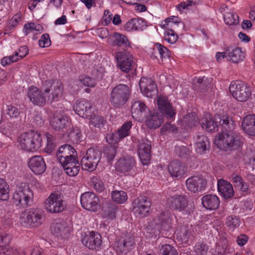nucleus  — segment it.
<instances>
[{"label":"nucleus","instance_id":"f257e3e1","mask_svg":"<svg viewBox=\"0 0 255 255\" xmlns=\"http://www.w3.org/2000/svg\"><path fill=\"white\" fill-rule=\"evenodd\" d=\"M43 91L34 86L28 88L27 96L33 105L42 107L47 102L59 101L62 96L63 86L58 80L45 81L43 83Z\"/></svg>","mask_w":255,"mask_h":255},{"label":"nucleus","instance_id":"f03ea898","mask_svg":"<svg viewBox=\"0 0 255 255\" xmlns=\"http://www.w3.org/2000/svg\"><path fill=\"white\" fill-rule=\"evenodd\" d=\"M234 129H225L226 131L219 133L215 138V144L219 148L228 151L240 149L243 144V138Z\"/></svg>","mask_w":255,"mask_h":255},{"label":"nucleus","instance_id":"7ed1b4c3","mask_svg":"<svg viewBox=\"0 0 255 255\" xmlns=\"http://www.w3.org/2000/svg\"><path fill=\"white\" fill-rule=\"evenodd\" d=\"M202 128L208 132H214L220 126L225 129H234L235 125L227 115L217 114L214 119L209 114H206L201 120Z\"/></svg>","mask_w":255,"mask_h":255},{"label":"nucleus","instance_id":"20e7f679","mask_svg":"<svg viewBox=\"0 0 255 255\" xmlns=\"http://www.w3.org/2000/svg\"><path fill=\"white\" fill-rule=\"evenodd\" d=\"M42 141L40 133L31 131L21 134L18 138L17 142L21 149L27 152H34L40 148Z\"/></svg>","mask_w":255,"mask_h":255},{"label":"nucleus","instance_id":"39448f33","mask_svg":"<svg viewBox=\"0 0 255 255\" xmlns=\"http://www.w3.org/2000/svg\"><path fill=\"white\" fill-rule=\"evenodd\" d=\"M33 197V192L29 185L26 183H20L16 186L13 194V203L16 206L26 208L29 205Z\"/></svg>","mask_w":255,"mask_h":255},{"label":"nucleus","instance_id":"423d86ee","mask_svg":"<svg viewBox=\"0 0 255 255\" xmlns=\"http://www.w3.org/2000/svg\"><path fill=\"white\" fill-rule=\"evenodd\" d=\"M44 213L39 208H31L20 214V223L25 227L36 228L40 226L43 221Z\"/></svg>","mask_w":255,"mask_h":255},{"label":"nucleus","instance_id":"0eeeda50","mask_svg":"<svg viewBox=\"0 0 255 255\" xmlns=\"http://www.w3.org/2000/svg\"><path fill=\"white\" fill-rule=\"evenodd\" d=\"M66 208L64 196L58 191H52L44 202V208L47 212L57 214L62 212Z\"/></svg>","mask_w":255,"mask_h":255},{"label":"nucleus","instance_id":"6e6552de","mask_svg":"<svg viewBox=\"0 0 255 255\" xmlns=\"http://www.w3.org/2000/svg\"><path fill=\"white\" fill-rule=\"evenodd\" d=\"M129 95L128 87L125 84H119L113 89L110 96V101L114 106L119 107L126 104Z\"/></svg>","mask_w":255,"mask_h":255},{"label":"nucleus","instance_id":"1a4fd4ad","mask_svg":"<svg viewBox=\"0 0 255 255\" xmlns=\"http://www.w3.org/2000/svg\"><path fill=\"white\" fill-rule=\"evenodd\" d=\"M229 91L233 97L239 102H245L251 94L250 88L241 81H232L229 87Z\"/></svg>","mask_w":255,"mask_h":255},{"label":"nucleus","instance_id":"9d476101","mask_svg":"<svg viewBox=\"0 0 255 255\" xmlns=\"http://www.w3.org/2000/svg\"><path fill=\"white\" fill-rule=\"evenodd\" d=\"M101 157V153L99 150L94 148H89L81 161L82 169L89 171H94L99 162Z\"/></svg>","mask_w":255,"mask_h":255},{"label":"nucleus","instance_id":"9b49d317","mask_svg":"<svg viewBox=\"0 0 255 255\" xmlns=\"http://www.w3.org/2000/svg\"><path fill=\"white\" fill-rule=\"evenodd\" d=\"M177 18H168L161 22L160 26L165 29L164 38L170 44H173L178 39V35L173 30L177 26Z\"/></svg>","mask_w":255,"mask_h":255},{"label":"nucleus","instance_id":"f8f14e48","mask_svg":"<svg viewBox=\"0 0 255 255\" xmlns=\"http://www.w3.org/2000/svg\"><path fill=\"white\" fill-rule=\"evenodd\" d=\"M170 208L175 210L181 212L187 215L193 211L194 207L191 204H188L184 195H176L169 199Z\"/></svg>","mask_w":255,"mask_h":255},{"label":"nucleus","instance_id":"ddd939ff","mask_svg":"<svg viewBox=\"0 0 255 255\" xmlns=\"http://www.w3.org/2000/svg\"><path fill=\"white\" fill-rule=\"evenodd\" d=\"M51 126L56 130L67 131L70 127L71 124L69 119L61 111L55 112L50 120Z\"/></svg>","mask_w":255,"mask_h":255},{"label":"nucleus","instance_id":"4468645a","mask_svg":"<svg viewBox=\"0 0 255 255\" xmlns=\"http://www.w3.org/2000/svg\"><path fill=\"white\" fill-rule=\"evenodd\" d=\"M150 206V201L147 197H141L133 202V211L136 216L142 218L148 215Z\"/></svg>","mask_w":255,"mask_h":255},{"label":"nucleus","instance_id":"2eb2a0df","mask_svg":"<svg viewBox=\"0 0 255 255\" xmlns=\"http://www.w3.org/2000/svg\"><path fill=\"white\" fill-rule=\"evenodd\" d=\"M81 203L84 209L90 211L96 212L100 208L99 199L93 192L83 193L81 196Z\"/></svg>","mask_w":255,"mask_h":255},{"label":"nucleus","instance_id":"dca6fc26","mask_svg":"<svg viewBox=\"0 0 255 255\" xmlns=\"http://www.w3.org/2000/svg\"><path fill=\"white\" fill-rule=\"evenodd\" d=\"M117 66L122 71L128 72L131 69L133 63V56L127 51L117 52L116 56Z\"/></svg>","mask_w":255,"mask_h":255},{"label":"nucleus","instance_id":"f3484780","mask_svg":"<svg viewBox=\"0 0 255 255\" xmlns=\"http://www.w3.org/2000/svg\"><path fill=\"white\" fill-rule=\"evenodd\" d=\"M206 184V179L201 175L190 177L186 181L187 189L193 193L203 190L205 188Z\"/></svg>","mask_w":255,"mask_h":255},{"label":"nucleus","instance_id":"a211bd4d","mask_svg":"<svg viewBox=\"0 0 255 255\" xmlns=\"http://www.w3.org/2000/svg\"><path fill=\"white\" fill-rule=\"evenodd\" d=\"M157 104L158 110L164 115L168 120H172L175 117V110L173 108L167 97L159 96L157 99Z\"/></svg>","mask_w":255,"mask_h":255},{"label":"nucleus","instance_id":"6ab92c4d","mask_svg":"<svg viewBox=\"0 0 255 255\" xmlns=\"http://www.w3.org/2000/svg\"><path fill=\"white\" fill-rule=\"evenodd\" d=\"M139 86L142 94L147 97L152 98L158 93L156 85L150 78H141L139 82Z\"/></svg>","mask_w":255,"mask_h":255},{"label":"nucleus","instance_id":"aec40b11","mask_svg":"<svg viewBox=\"0 0 255 255\" xmlns=\"http://www.w3.org/2000/svg\"><path fill=\"white\" fill-rule=\"evenodd\" d=\"M83 244L91 250H99L102 245V237L96 232L92 231L86 235L82 240Z\"/></svg>","mask_w":255,"mask_h":255},{"label":"nucleus","instance_id":"412c9836","mask_svg":"<svg viewBox=\"0 0 255 255\" xmlns=\"http://www.w3.org/2000/svg\"><path fill=\"white\" fill-rule=\"evenodd\" d=\"M75 113L82 118H89L93 113L91 104L87 100L83 99L78 100L73 106Z\"/></svg>","mask_w":255,"mask_h":255},{"label":"nucleus","instance_id":"4be33fe9","mask_svg":"<svg viewBox=\"0 0 255 255\" xmlns=\"http://www.w3.org/2000/svg\"><path fill=\"white\" fill-rule=\"evenodd\" d=\"M150 142L147 139H142L139 141L138 154L142 163L146 165L150 159Z\"/></svg>","mask_w":255,"mask_h":255},{"label":"nucleus","instance_id":"5701e85b","mask_svg":"<svg viewBox=\"0 0 255 255\" xmlns=\"http://www.w3.org/2000/svg\"><path fill=\"white\" fill-rule=\"evenodd\" d=\"M28 166L36 174H42L46 169V163L43 158L39 155L33 156L29 159Z\"/></svg>","mask_w":255,"mask_h":255},{"label":"nucleus","instance_id":"b1692460","mask_svg":"<svg viewBox=\"0 0 255 255\" xmlns=\"http://www.w3.org/2000/svg\"><path fill=\"white\" fill-rule=\"evenodd\" d=\"M135 164V161L133 157L130 156L122 157L116 163V169L119 172L126 173L130 171Z\"/></svg>","mask_w":255,"mask_h":255},{"label":"nucleus","instance_id":"393cba45","mask_svg":"<svg viewBox=\"0 0 255 255\" xmlns=\"http://www.w3.org/2000/svg\"><path fill=\"white\" fill-rule=\"evenodd\" d=\"M218 190L221 196L225 199H229L234 195V191L232 184L223 179L218 181Z\"/></svg>","mask_w":255,"mask_h":255},{"label":"nucleus","instance_id":"a878e982","mask_svg":"<svg viewBox=\"0 0 255 255\" xmlns=\"http://www.w3.org/2000/svg\"><path fill=\"white\" fill-rule=\"evenodd\" d=\"M107 42L112 46H124L125 48L129 47L130 42L125 35L116 32L114 35L107 38Z\"/></svg>","mask_w":255,"mask_h":255},{"label":"nucleus","instance_id":"bb28decb","mask_svg":"<svg viewBox=\"0 0 255 255\" xmlns=\"http://www.w3.org/2000/svg\"><path fill=\"white\" fill-rule=\"evenodd\" d=\"M168 169L170 175L177 179L182 178L185 173V166L178 161L171 162Z\"/></svg>","mask_w":255,"mask_h":255},{"label":"nucleus","instance_id":"cd10ccee","mask_svg":"<svg viewBox=\"0 0 255 255\" xmlns=\"http://www.w3.org/2000/svg\"><path fill=\"white\" fill-rule=\"evenodd\" d=\"M147 110V107L143 102L140 101H135L131 106L132 116L136 120L139 121L142 120L144 113Z\"/></svg>","mask_w":255,"mask_h":255},{"label":"nucleus","instance_id":"c85d7f7f","mask_svg":"<svg viewBox=\"0 0 255 255\" xmlns=\"http://www.w3.org/2000/svg\"><path fill=\"white\" fill-rule=\"evenodd\" d=\"M242 126L246 133L250 135H255V115L246 116L243 120Z\"/></svg>","mask_w":255,"mask_h":255},{"label":"nucleus","instance_id":"c756f323","mask_svg":"<svg viewBox=\"0 0 255 255\" xmlns=\"http://www.w3.org/2000/svg\"><path fill=\"white\" fill-rule=\"evenodd\" d=\"M201 201L203 206L210 210H216L220 205L219 198L215 195H205L202 198Z\"/></svg>","mask_w":255,"mask_h":255},{"label":"nucleus","instance_id":"7c9ffc66","mask_svg":"<svg viewBox=\"0 0 255 255\" xmlns=\"http://www.w3.org/2000/svg\"><path fill=\"white\" fill-rule=\"evenodd\" d=\"M163 123V119L161 115L156 112H150L146 117L145 124L149 128H159Z\"/></svg>","mask_w":255,"mask_h":255},{"label":"nucleus","instance_id":"2f4dec72","mask_svg":"<svg viewBox=\"0 0 255 255\" xmlns=\"http://www.w3.org/2000/svg\"><path fill=\"white\" fill-rule=\"evenodd\" d=\"M72 161L70 163H64L63 161L61 164L63 166L65 173L70 176H75L79 172L80 170V164L77 159H71Z\"/></svg>","mask_w":255,"mask_h":255},{"label":"nucleus","instance_id":"473e14b6","mask_svg":"<svg viewBox=\"0 0 255 255\" xmlns=\"http://www.w3.org/2000/svg\"><path fill=\"white\" fill-rule=\"evenodd\" d=\"M76 153L75 149L71 145L65 144L61 146L56 153V157L60 163L66 161L65 158L71 157V155Z\"/></svg>","mask_w":255,"mask_h":255},{"label":"nucleus","instance_id":"72a5a7b5","mask_svg":"<svg viewBox=\"0 0 255 255\" xmlns=\"http://www.w3.org/2000/svg\"><path fill=\"white\" fill-rule=\"evenodd\" d=\"M227 54L229 60L234 63H239L243 60L245 54L239 47H228L227 48Z\"/></svg>","mask_w":255,"mask_h":255},{"label":"nucleus","instance_id":"f704fd0d","mask_svg":"<svg viewBox=\"0 0 255 255\" xmlns=\"http://www.w3.org/2000/svg\"><path fill=\"white\" fill-rule=\"evenodd\" d=\"M145 26V22L143 19L132 18L126 23L125 28L128 31L141 30Z\"/></svg>","mask_w":255,"mask_h":255},{"label":"nucleus","instance_id":"c9c22d12","mask_svg":"<svg viewBox=\"0 0 255 255\" xmlns=\"http://www.w3.org/2000/svg\"><path fill=\"white\" fill-rule=\"evenodd\" d=\"M195 146L197 153H204L209 148V142L207 137L204 135H197L196 138Z\"/></svg>","mask_w":255,"mask_h":255},{"label":"nucleus","instance_id":"e433bc0d","mask_svg":"<svg viewBox=\"0 0 255 255\" xmlns=\"http://www.w3.org/2000/svg\"><path fill=\"white\" fill-rule=\"evenodd\" d=\"M198 122V118L195 113H191L185 115L181 121L182 125L188 128L195 126Z\"/></svg>","mask_w":255,"mask_h":255},{"label":"nucleus","instance_id":"4c0bfd02","mask_svg":"<svg viewBox=\"0 0 255 255\" xmlns=\"http://www.w3.org/2000/svg\"><path fill=\"white\" fill-rule=\"evenodd\" d=\"M43 30V27L40 24L34 22H30L24 24L23 31L26 34H28L31 32L35 34L41 33Z\"/></svg>","mask_w":255,"mask_h":255},{"label":"nucleus","instance_id":"58836bf2","mask_svg":"<svg viewBox=\"0 0 255 255\" xmlns=\"http://www.w3.org/2000/svg\"><path fill=\"white\" fill-rule=\"evenodd\" d=\"M177 238L183 243H187L189 240L194 239L191 231L187 227H183L181 230L177 233Z\"/></svg>","mask_w":255,"mask_h":255},{"label":"nucleus","instance_id":"ea45409f","mask_svg":"<svg viewBox=\"0 0 255 255\" xmlns=\"http://www.w3.org/2000/svg\"><path fill=\"white\" fill-rule=\"evenodd\" d=\"M9 186L3 179L0 178V200L7 201L9 199Z\"/></svg>","mask_w":255,"mask_h":255},{"label":"nucleus","instance_id":"a19ab883","mask_svg":"<svg viewBox=\"0 0 255 255\" xmlns=\"http://www.w3.org/2000/svg\"><path fill=\"white\" fill-rule=\"evenodd\" d=\"M132 123L128 121L123 124L117 131L119 138L121 139L129 136L130 133V128L132 127Z\"/></svg>","mask_w":255,"mask_h":255},{"label":"nucleus","instance_id":"79ce46f5","mask_svg":"<svg viewBox=\"0 0 255 255\" xmlns=\"http://www.w3.org/2000/svg\"><path fill=\"white\" fill-rule=\"evenodd\" d=\"M111 196L112 200L118 204L124 203L128 199L126 193L123 191H114L112 192Z\"/></svg>","mask_w":255,"mask_h":255},{"label":"nucleus","instance_id":"37998d69","mask_svg":"<svg viewBox=\"0 0 255 255\" xmlns=\"http://www.w3.org/2000/svg\"><path fill=\"white\" fill-rule=\"evenodd\" d=\"M153 50L155 52L158 51L162 59L168 58L170 55V51L165 46L159 43H156L153 46Z\"/></svg>","mask_w":255,"mask_h":255},{"label":"nucleus","instance_id":"c03bdc74","mask_svg":"<svg viewBox=\"0 0 255 255\" xmlns=\"http://www.w3.org/2000/svg\"><path fill=\"white\" fill-rule=\"evenodd\" d=\"M5 112L6 115L12 119L19 118L21 114L20 110L17 107L12 105L6 106Z\"/></svg>","mask_w":255,"mask_h":255},{"label":"nucleus","instance_id":"a18cd8bd","mask_svg":"<svg viewBox=\"0 0 255 255\" xmlns=\"http://www.w3.org/2000/svg\"><path fill=\"white\" fill-rule=\"evenodd\" d=\"M224 19L225 22L228 25H236L239 22L238 15L231 12H225Z\"/></svg>","mask_w":255,"mask_h":255},{"label":"nucleus","instance_id":"49530a36","mask_svg":"<svg viewBox=\"0 0 255 255\" xmlns=\"http://www.w3.org/2000/svg\"><path fill=\"white\" fill-rule=\"evenodd\" d=\"M46 138V145L45 147V151L48 153H51L55 147V138L52 134L47 133L45 134Z\"/></svg>","mask_w":255,"mask_h":255},{"label":"nucleus","instance_id":"de8ad7c7","mask_svg":"<svg viewBox=\"0 0 255 255\" xmlns=\"http://www.w3.org/2000/svg\"><path fill=\"white\" fill-rule=\"evenodd\" d=\"M157 219L162 228H164L166 227V225L169 226L172 222L171 216L168 212H162Z\"/></svg>","mask_w":255,"mask_h":255},{"label":"nucleus","instance_id":"09e8293b","mask_svg":"<svg viewBox=\"0 0 255 255\" xmlns=\"http://www.w3.org/2000/svg\"><path fill=\"white\" fill-rule=\"evenodd\" d=\"M160 224L157 219H154L148 222L147 230L150 233L155 234L159 231Z\"/></svg>","mask_w":255,"mask_h":255},{"label":"nucleus","instance_id":"8fccbe9b","mask_svg":"<svg viewBox=\"0 0 255 255\" xmlns=\"http://www.w3.org/2000/svg\"><path fill=\"white\" fill-rule=\"evenodd\" d=\"M87 118L90 120V126L98 128L103 126L104 119L101 116L95 115V114L93 115L92 113L91 116Z\"/></svg>","mask_w":255,"mask_h":255},{"label":"nucleus","instance_id":"3c124183","mask_svg":"<svg viewBox=\"0 0 255 255\" xmlns=\"http://www.w3.org/2000/svg\"><path fill=\"white\" fill-rule=\"evenodd\" d=\"M13 127L12 124L10 122H6L1 121L0 122V131L2 134L8 136L12 132Z\"/></svg>","mask_w":255,"mask_h":255},{"label":"nucleus","instance_id":"603ef678","mask_svg":"<svg viewBox=\"0 0 255 255\" xmlns=\"http://www.w3.org/2000/svg\"><path fill=\"white\" fill-rule=\"evenodd\" d=\"M0 255H19V253L16 249L8 245L0 248Z\"/></svg>","mask_w":255,"mask_h":255},{"label":"nucleus","instance_id":"864d4df0","mask_svg":"<svg viewBox=\"0 0 255 255\" xmlns=\"http://www.w3.org/2000/svg\"><path fill=\"white\" fill-rule=\"evenodd\" d=\"M160 252L162 255H178L175 249L168 244L162 246L161 247Z\"/></svg>","mask_w":255,"mask_h":255},{"label":"nucleus","instance_id":"5fc2aeb1","mask_svg":"<svg viewBox=\"0 0 255 255\" xmlns=\"http://www.w3.org/2000/svg\"><path fill=\"white\" fill-rule=\"evenodd\" d=\"M240 223V220L236 216H230L227 218L226 224L227 226L233 230L239 227Z\"/></svg>","mask_w":255,"mask_h":255},{"label":"nucleus","instance_id":"6e6d98bb","mask_svg":"<svg viewBox=\"0 0 255 255\" xmlns=\"http://www.w3.org/2000/svg\"><path fill=\"white\" fill-rule=\"evenodd\" d=\"M176 131L177 128L174 125L166 123L161 128L160 133L162 135H166L169 133H174Z\"/></svg>","mask_w":255,"mask_h":255},{"label":"nucleus","instance_id":"4d7b16f0","mask_svg":"<svg viewBox=\"0 0 255 255\" xmlns=\"http://www.w3.org/2000/svg\"><path fill=\"white\" fill-rule=\"evenodd\" d=\"M208 247L206 244L198 242L195 245V252L196 255H206Z\"/></svg>","mask_w":255,"mask_h":255},{"label":"nucleus","instance_id":"13d9d810","mask_svg":"<svg viewBox=\"0 0 255 255\" xmlns=\"http://www.w3.org/2000/svg\"><path fill=\"white\" fill-rule=\"evenodd\" d=\"M11 240L10 236L2 230H0V248L8 245Z\"/></svg>","mask_w":255,"mask_h":255},{"label":"nucleus","instance_id":"bf43d9fd","mask_svg":"<svg viewBox=\"0 0 255 255\" xmlns=\"http://www.w3.org/2000/svg\"><path fill=\"white\" fill-rule=\"evenodd\" d=\"M39 45L42 48L47 47L51 44V40L48 34L45 33L42 35L38 41Z\"/></svg>","mask_w":255,"mask_h":255},{"label":"nucleus","instance_id":"052dcab7","mask_svg":"<svg viewBox=\"0 0 255 255\" xmlns=\"http://www.w3.org/2000/svg\"><path fill=\"white\" fill-rule=\"evenodd\" d=\"M113 14L108 9L105 10L101 20V23L104 26H107L111 23Z\"/></svg>","mask_w":255,"mask_h":255},{"label":"nucleus","instance_id":"680f3d73","mask_svg":"<svg viewBox=\"0 0 255 255\" xmlns=\"http://www.w3.org/2000/svg\"><path fill=\"white\" fill-rule=\"evenodd\" d=\"M116 154V149L115 146L108 147L105 150V155L109 161H112L115 158Z\"/></svg>","mask_w":255,"mask_h":255},{"label":"nucleus","instance_id":"e2e57ef3","mask_svg":"<svg viewBox=\"0 0 255 255\" xmlns=\"http://www.w3.org/2000/svg\"><path fill=\"white\" fill-rule=\"evenodd\" d=\"M94 189L99 192H102L105 189L103 182L97 178H93L92 181Z\"/></svg>","mask_w":255,"mask_h":255},{"label":"nucleus","instance_id":"0e129e2a","mask_svg":"<svg viewBox=\"0 0 255 255\" xmlns=\"http://www.w3.org/2000/svg\"><path fill=\"white\" fill-rule=\"evenodd\" d=\"M17 60H18V58H17L15 55H12L3 57L1 60V64L3 66H5L11 63L16 62Z\"/></svg>","mask_w":255,"mask_h":255},{"label":"nucleus","instance_id":"69168bd1","mask_svg":"<svg viewBox=\"0 0 255 255\" xmlns=\"http://www.w3.org/2000/svg\"><path fill=\"white\" fill-rule=\"evenodd\" d=\"M121 139L119 138L117 132L110 133L106 136L107 141L111 144H114L118 143Z\"/></svg>","mask_w":255,"mask_h":255},{"label":"nucleus","instance_id":"338daca9","mask_svg":"<svg viewBox=\"0 0 255 255\" xmlns=\"http://www.w3.org/2000/svg\"><path fill=\"white\" fill-rule=\"evenodd\" d=\"M80 82L85 87H94L96 85L95 80L89 77H85L83 79H80Z\"/></svg>","mask_w":255,"mask_h":255},{"label":"nucleus","instance_id":"774afa93","mask_svg":"<svg viewBox=\"0 0 255 255\" xmlns=\"http://www.w3.org/2000/svg\"><path fill=\"white\" fill-rule=\"evenodd\" d=\"M28 53V49L27 46H23L19 48L18 52H15L14 55L16 56L17 58L21 59L25 57Z\"/></svg>","mask_w":255,"mask_h":255}]
</instances>
